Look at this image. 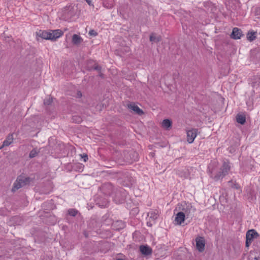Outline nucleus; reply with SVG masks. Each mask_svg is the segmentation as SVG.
I'll use <instances>...</instances> for the list:
<instances>
[{"mask_svg":"<svg viewBox=\"0 0 260 260\" xmlns=\"http://www.w3.org/2000/svg\"><path fill=\"white\" fill-rule=\"evenodd\" d=\"M230 168L229 163L224 161L219 171L216 172L213 169L210 171V177L215 181H217L223 178L228 173Z\"/></svg>","mask_w":260,"mask_h":260,"instance_id":"nucleus-1","label":"nucleus"},{"mask_svg":"<svg viewBox=\"0 0 260 260\" xmlns=\"http://www.w3.org/2000/svg\"><path fill=\"white\" fill-rule=\"evenodd\" d=\"M31 180L32 179L29 177H26L23 175L18 176L13 184L12 191L14 192L19 188L29 184Z\"/></svg>","mask_w":260,"mask_h":260,"instance_id":"nucleus-2","label":"nucleus"},{"mask_svg":"<svg viewBox=\"0 0 260 260\" xmlns=\"http://www.w3.org/2000/svg\"><path fill=\"white\" fill-rule=\"evenodd\" d=\"M126 197V192L123 189L116 190L114 194L112 196L113 201L116 204L123 203Z\"/></svg>","mask_w":260,"mask_h":260,"instance_id":"nucleus-3","label":"nucleus"},{"mask_svg":"<svg viewBox=\"0 0 260 260\" xmlns=\"http://www.w3.org/2000/svg\"><path fill=\"white\" fill-rule=\"evenodd\" d=\"M100 189L105 196L112 197L116 190L110 182L104 183L100 187Z\"/></svg>","mask_w":260,"mask_h":260,"instance_id":"nucleus-4","label":"nucleus"},{"mask_svg":"<svg viewBox=\"0 0 260 260\" xmlns=\"http://www.w3.org/2000/svg\"><path fill=\"white\" fill-rule=\"evenodd\" d=\"M124 159L126 162L132 163L134 161H136L137 159L138 154L137 153L133 151H124Z\"/></svg>","mask_w":260,"mask_h":260,"instance_id":"nucleus-5","label":"nucleus"},{"mask_svg":"<svg viewBox=\"0 0 260 260\" xmlns=\"http://www.w3.org/2000/svg\"><path fill=\"white\" fill-rule=\"evenodd\" d=\"M62 12L63 17H64L63 19L66 20H68V19L71 18L74 16L75 14L74 8L71 6L65 7L63 8Z\"/></svg>","mask_w":260,"mask_h":260,"instance_id":"nucleus-6","label":"nucleus"},{"mask_svg":"<svg viewBox=\"0 0 260 260\" xmlns=\"http://www.w3.org/2000/svg\"><path fill=\"white\" fill-rule=\"evenodd\" d=\"M198 129L192 128L187 132V141L189 143H192L197 135Z\"/></svg>","mask_w":260,"mask_h":260,"instance_id":"nucleus-7","label":"nucleus"},{"mask_svg":"<svg viewBox=\"0 0 260 260\" xmlns=\"http://www.w3.org/2000/svg\"><path fill=\"white\" fill-rule=\"evenodd\" d=\"M196 248L199 252H203L205 250V240L204 238L200 237L196 239Z\"/></svg>","mask_w":260,"mask_h":260,"instance_id":"nucleus-8","label":"nucleus"},{"mask_svg":"<svg viewBox=\"0 0 260 260\" xmlns=\"http://www.w3.org/2000/svg\"><path fill=\"white\" fill-rule=\"evenodd\" d=\"M36 36L37 37L41 38L45 40H50V37L51 36V31L47 30H40L36 32Z\"/></svg>","mask_w":260,"mask_h":260,"instance_id":"nucleus-9","label":"nucleus"},{"mask_svg":"<svg viewBox=\"0 0 260 260\" xmlns=\"http://www.w3.org/2000/svg\"><path fill=\"white\" fill-rule=\"evenodd\" d=\"M50 31L51 34L50 40L52 41H56L63 34V32L60 29L50 30Z\"/></svg>","mask_w":260,"mask_h":260,"instance_id":"nucleus-10","label":"nucleus"},{"mask_svg":"<svg viewBox=\"0 0 260 260\" xmlns=\"http://www.w3.org/2000/svg\"><path fill=\"white\" fill-rule=\"evenodd\" d=\"M242 36H243V35L241 29L238 27H234L233 29L231 37L233 39L237 40L240 39Z\"/></svg>","mask_w":260,"mask_h":260,"instance_id":"nucleus-11","label":"nucleus"},{"mask_svg":"<svg viewBox=\"0 0 260 260\" xmlns=\"http://www.w3.org/2000/svg\"><path fill=\"white\" fill-rule=\"evenodd\" d=\"M259 236L258 233L253 229L248 230L246 233V238L250 239L251 241L254 238H257Z\"/></svg>","mask_w":260,"mask_h":260,"instance_id":"nucleus-12","label":"nucleus"},{"mask_svg":"<svg viewBox=\"0 0 260 260\" xmlns=\"http://www.w3.org/2000/svg\"><path fill=\"white\" fill-rule=\"evenodd\" d=\"M127 106L129 109L132 110L139 115H142L144 114L143 111L137 105H136L134 104H129L127 105Z\"/></svg>","mask_w":260,"mask_h":260,"instance_id":"nucleus-13","label":"nucleus"},{"mask_svg":"<svg viewBox=\"0 0 260 260\" xmlns=\"http://www.w3.org/2000/svg\"><path fill=\"white\" fill-rule=\"evenodd\" d=\"M112 226L113 228L116 231H119L121 229H123L125 225L124 222L121 220H117L114 222Z\"/></svg>","mask_w":260,"mask_h":260,"instance_id":"nucleus-14","label":"nucleus"},{"mask_svg":"<svg viewBox=\"0 0 260 260\" xmlns=\"http://www.w3.org/2000/svg\"><path fill=\"white\" fill-rule=\"evenodd\" d=\"M141 252L145 255H148L151 254L152 249L147 245H141L140 246Z\"/></svg>","mask_w":260,"mask_h":260,"instance_id":"nucleus-15","label":"nucleus"},{"mask_svg":"<svg viewBox=\"0 0 260 260\" xmlns=\"http://www.w3.org/2000/svg\"><path fill=\"white\" fill-rule=\"evenodd\" d=\"M13 134H9L6 139L3 142V144L2 146L0 147V149H2V148L4 147H7L9 146L11 144H12L13 142Z\"/></svg>","mask_w":260,"mask_h":260,"instance_id":"nucleus-16","label":"nucleus"},{"mask_svg":"<svg viewBox=\"0 0 260 260\" xmlns=\"http://www.w3.org/2000/svg\"><path fill=\"white\" fill-rule=\"evenodd\" d=\"M53 100V98L50 95L44 100V105L45 107V109L47 111H49L50 108L52 107Z\"/></svg>","mask_w":260,"mask_h":260,"instance_id":"nucleus-17","label":"nucleus"},{"mask_svg":"<svg viewBox=\"0 0 260 260\" xmlns=\"http://www.w3.org/2000/svg\"><path fill=\"white\" fill-rule=\"evenodd\" d=\"M185 217V214L183 212H179L176 215L175 221L178 224L181 225L184 221Z\"/></svg>","mask_w":260,"mask_h":260,"instance_id":"nucleus-18","label":"nucleus"},{"mask_svg":"<svg viewBox=\"0 0 260 260\" xmlns=\"http://www.w3.org/2000/svg\"><path fill=\"white\" fill-rule=\"evenodd\" d=\"M192 210V206L190 204H188L182 208L181 212H183V213L185 214V216H186L187 218H188L190 216V214Z\"/></svg>","mask_w":260,"mask_h":260,"instance_id":"nucleus-19","label":"nucleus"},{"mask_svg":"<svg viewBox=\"0 0 260 260\" xmlns=\"http://www.w3.org/2000/svg\"><path fill=\"white\" fill-rule=\"evenodd\" d=\"M83 41L82 38L79 35L74 34L72 37V43L74 45H79Z\"/></svg>","mask_w":260,"mask_h":260,"instance_id":"nucleus-20","label":"nucleus"},{"mask_svg":"<svg viewBox=\"0 0 260 260\" xmlns=\"http://www.w3.org/2000/svg\"><path fill=\"white\" fill-rule=\"evenodd\" d=\"M236 118L237 122L242 125H243L246 122V117L244 115L238 114Z\"/></svg>","mask_w":260,"mask_h":260,"instance_id":"nucleus-21","label":"nucleus"},{"mask_svg":"<svg viewBox=\"0 0 260 260\" xmlns=\"http://www.w3.org/2000/svg\"><path fill=\"white\" fill-rule=\"evenodd\" d=\"M103 6L107 8L111 9L113 7L114 5V0H103Z\"/></svg>","mask_w":260,"mask_h":260,"instance_id":"nucleus-22","label":"nucleus"},{"mask_svg":"<svg viewBox=\"0 0 260 260\" xmlns=\"http://www.w3.org/2000/svg\"><path fill=\"white\" fill-rule=\"evenodd\" d=\"M256 32L255 31H248L247 34V39L250 42H252L256 38Z\"/></svg>","mask_w":260,"mask_h":260,"instance_id":"nucleus-23","label":"nucleus"},{"mask_svg":"<svg viewBox=\"0 0 260 260\" xmlns=\"http://www.w3.org/2000/svg\"><path fill=\"white\" fill-rule=\"evenodd\" d=\"M172 121L170 119H166L162 121V125L164 127L168 129L169 128L171 127L172 126Z\"/></svg>","mask_w":260,"mask_h":260,"instance_id":"nucleus-24","label":"nucleus"},{"mask_svg":"<svg viewBox=\"0 0 260 260\" xmlns=\"http://www.w3.org/2000/svg\"><path fill=\"white\" fill-rule=\"evenodd\" d=\"M161 40V38L160 36L156 37L154 33H152L150 36V41L151 42H159Z\"/></svg>","mask_w":260,"mask_h":260,"instance_id":"nucleus-25","label":"nucleus"},{"mask_svg":"<svg viewBox=\"0 0 260 260\" xmlns=\"http://www.w3.org/2000/svg\"><path fill=\"white\" fill-rule=\"evenodd\" d=\"M72 120L73 122L79 123L82 121V118L79 115H74L72 116Z\"/></svg>","mask_w":260,"mask_h":260,"instance_id":"nucleus-26","label":"nucleus"},{"mask_svg":"<svg viewBox=\"0 0 260 260\" xmlns=\"http://www.w3.org/2000/svg\"><path fill=\"white\" fill-rule=\"evenodd\" d=\"M39 152V150L37 148H34L30 152L29 154V157L30 158H34L36 157Z\"/></svg>","mask_w":260,"mask_h":260,"instance_id":"nucleus-27","label":"nucleus"},{"mask_svg":"<svg viewBox=\"0 0 260 260\" xmlns=\"http://www.w3.org/2000/svg\"><path fill=\"white\" fill-rule=\"evenodd\" d=\"M177 174L181 177L183 178H187L188 175V173L186 171L178 170L177 171Z\"/></svg>","mask_w":260,"mask_h":260,"instance_id":"nucleus-28","label":"nucleus"},{"mask_svg":"<svg viewBox=\"0 0 260 260\" xmlns=\"http://www.w3.org/2000/svg\"><path fill=\"white\" fill-rule=\"evenodd\" d=\"M92 70H96L99 72H100V71H101L102 67L101 66H100L99 65H98V64L97 63L94 62V66L93 67H91L90 68H89V70L90 71Z\"/></svg>","mask_w":260,"mask_h":260,"instance_id":"nucleus-29","label":"nucleus"},{"mask_svg":"<svg viewBox=\"0 0 260 260\" xmlns=\"http://www.w3.org/2000/svg\"><path fill=\"white\" fill-rule=\"evenodd\" d=\"M78 213V211L75 209H70L68 210V214L72 216H75Z\"/></svg>","mask_w":260,"mask_h":260,"instance_id":"nucleus-30","label":"nucleus"},{"mask_svg":"<svg viewBox=\"0 0 260 260\" xmlns=\"http://www.w3.org/2000/svg\"><path fill=\"white\" fill-rule=\"evenodd\" d=\"M89 35L92 36H96L98 35V33L93 29H91L89 32Z\"/></svg>","mask_w":260,"mask_h":260,"instance_id":"nucleus-31","label":"nucleus"},{"mask_svg":"<svg viewBox=\"0 0 260 260\" xmlns=\"http://www.w3.org/2000/svg\"><path fill=\"white\" fill-rule=\"evenodd\" d=\"M81 157L84 159V161L86 162L88 159V155L86 154L83 153L81 154Z\"/></svg>","mask_w":260,"mask_h":260,"instance_id":"nucleus-32","label":"nucleus"},{"mask_svg":"<svg viewBox=\"0 0 260 260\" xmlns=\"http://www.w3.org/2000/svg\"><path fill=\"white\" fill-rule=\"evenodd\" d=\"M150 217L151 218H153L154 219H155L157 218V214H156L155 213H151V216H150Z\"/></svg>","mask_w":260,"mask_h":260,"instance_id":"nucleus-33","label":"nucleus"},{"mask_svg":"<svg viewBox=\"0 0 260 260\" xmlns=\"http://www.w3.org/2000/svg\"><path fill=\"white\" fill-rule=\"evenodd\" d=\"M251 242H252V241L250 239L246 238V246L247 247H249L250 244L251 243Z\"/></svg>","mask_w":260,"mask_h":260,"instance_id":"nucleus-34","label":"nucleus"},{"mask_svg":"<svg viewBox=\"0 0 260 260\" xmlns=\"http://www.w3.org/2000/svg\"><path fill=\"white\" fill-rule=\"evenodd\" d=\"M87 4L90 6H93V4L91 3L92 0H85Z\"/></svg>","mask_w":260,"mask_h":260,"instance_id":"nucleus-35","label":"nucleus"},{"mask_svg":"<svg viewBox=\"0 0 260 260\" xmlns=\"http://www.w3.org/2000/svg\"><path fill=\"white\" fill-rule=\"evenodd\" d=\"M99 76L102 78L104 77V75L100 72H99Z\"/></svg>","mask_w":260,"mask_h":260,"instance_id":"nucleus-36","label":"nucleus"},{"mask_svg":"<svg viewBox=\"0 0 260 260\" xmlns=\"http://www.w3.org/2000/svg\"><path fill=\"white\" fill-rule=\"evenodd\" d=\"M78 96H79V97H81V96H82V93H81V92L80 91H79V92H78Z\"/></svg>","mask_w":260,"mask_h":260,"instance_id":"nucleus-37","label":"nucleus"},{"mask_svg":"<svg viewBox=\"0 0 260 260\" xmlns=\"http://www.w3.org/2000/svg\"><path fill=\"white\" fill-rule=\"evenodd\" d=\"M93 62H94V61L93 60H89L88 61V63H92Z\"/></svg>","mask_w":260,"mask_h":260,"instance_id":"nucleus-38","label":"nucleus"},{"mask_svg":"<svg viewBox=\"0 0 260 260\" xmlns=\"http://www.w3.org/2000/svg\"><path fill=\"white\" fill-rule=\"evenodd\" d=\"M150 155H151L152 157H153V156L154 155V153L151 152V153H150Z\"/></svg>","mask_w":260,"mask_h":260,"instance_id":"nucleus-39","label":"nucleus"},{"mask_svg":"<svg viewBox=\"0 0 260 260\" xmlns=\"http://www.w3.org/2000/svg\"><path fill=\"white\" fill-rule=\"evenodd\" d=\"M116 260H123V259H122V258H117V259H116Z\"/></svg>","mask_w":260,"mask_h":260,"instance_id":"nucleus-40","label":"nucleus"},{"mask_svg":"<svg viewBox=\"0 0 260 260\" xmlns=\"http://www.w3.org/2000/svg\"><path fill=\"white\" fill-rule=\"evenodd\" d=\"M84 235H85V236L86 237H87V234H86L85 233H84Z\"/></svg>","mask_w":260,"mask_h":260,"instance_id":"nucleus-41","label":"nucleus"},{"mask_svg":"<svg viewBox=\"0 0 260 260\" xmlns=\"http://www.w3.org/2000/svg\"><path fill=\"white\" fill-rule=\"evenodd\" d=\"M37 41H39V38H37Z\"/></svg>","mask_w":260,"mask_h":260,"instance_id":"nucleus-42","label":"nucleus"},{"mask_svg":"<svg viewBox=\"0 0 260 260\" xmlns=\"http://www.w3.org/2000/svg\"><path fill=\"white\" fill-rule=\"evenodd\" d=\"M229 183H232V181H229Z\"/></svg>","mask_w":260,"mask_h":260,"instance_id":"nucleus-43","label":"nucleus"},{"mask_svg":"<svg viewBox=\"0 0 260 260\" xmlns=\"http://www.w3.org/2000/svg\"><path fill=\"white\" fill-rule=\"evenodd\" d=\"M234 187H235L236 188H237V186H236V184L234 185Z\"/></svg>","mask_w":260,"mask_h":260,"instance_id":"nucleus-44","label":"nucleus"},{"mask_svg":"<svg viewBox=\"0 0 260 260\" xmlns=\"http://www.w3.org/2000/svg\"><path fill=\"white\" fill-rule=\"evenodd\" d=\"M234 187H235L236 188H237V186H236V184L234 185Z\"/></svg>","mask_w":260,"mask_h":260,"instance_id":"nucleus-45","label":"nucleus"}]
</instances>
